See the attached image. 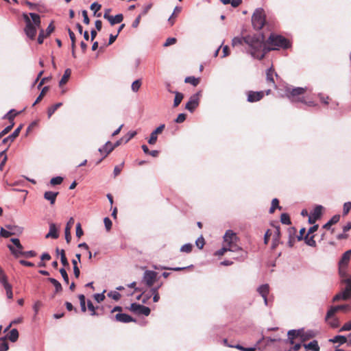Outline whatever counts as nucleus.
Wrapping results in <instances>:
<instances>
[{
  "label": "nucleus",
  "instance_id": "cd10ccee",
  "mask_svg": "<svg viewBox=\"0 0 351 351\" xmlns=\"http://www.w3.org/2000/svg\"><path fill=\"white\" fill-rule=\"evenodd\" d=\"M339 215H334L326 224L323 226V228L329 230L332 225L336 224L337 222H339Z\"/></svg>",
  "mask_w": 351,
  "mask_h": 351
},
{
  "label": "nucleus",
  "instance_id": "dca6fc26",
  "mask_svg": "<svg viewBox=\"0 0 351 351\" xmlns=\"http://www.w3.org/2000/svg\"><path fill=\"white\" fill-rule=\"evenodd\" d=\"M274 77H278V75L276 73L274 67L271 66L269 69H268L267 70L266 80L269 84H271L274 88H277V86H276V85L275 84V81H274Z\"/></svg>",
  "mask_w": 351,
  "mask_h": 351
},
{
  "label": "nucleus",
  "instance_id": "09e8293b",
  "mask_svg": "<svg viewBox=\"0 0 351 351\" xmlns=\"http://www.w3.org/2000/svg\"><path fill=\"white\" fill-rule=\"evenodd\" d=\"M10 241L16 246V251H21L23 250V246L21 245L20 240L16 238H12Z\"/></svg>",
  "mask_w": 351,
  "mask_h": 351
},
{
  "label": "nucleus",
  "instance_id": "58836bf2",
  "mask_svg": "<svg viewBox=\"0 0 351 351\" xmlns=\"http://www.w3.org/2000/svg\"><path fill=\"white\" fill-rule=\"evenodd\" d=\"M345 282L346 283V287L345 290L343 291L349 298H351V277H348L344 279Z\"/></svg>",
  "mask_w": 351,
  "mask_h": 351
},
{
  "label": "nucleus",
  "instance_id": "0e129e2a",
  "mask_svg": "<svg viewBox=\"0 0 351 351\" xmlns=\"http://www.w3.org/2000/svg\"><path fill=\"white\" fill-rule=\"evenodd\" d=\"M318 97L320 99V101L325 105H328L329 104V101L330 100V99L329 98L328 96H325L324 95H323L322 93H319L318 95Z\"/></svg>",
  "mask_w": 351,
  "mask_h": 351
},
{
  "label": "nucleus",
  "instance_id": "49530a36",
  "mask_svg": "<svg viewBox=\"0 0 351 351\" xmlns=\"http://www.w3.org/2000/svg\"><path fill=\"white\" fill-rule=\"evenodd\" d=\"M1 341L0 351H7L9 349L8 343L7 342V337H1Z\"/></svg>",
  "mask_w": 351,
  "mask_h": 351
},
{
  "label": "nucleus",
  "instance_id": "0eeeda50",
  "mask_svg": "<svg viewBox=\"0 0 351 351\" xmlns=\"http://www.w3.org/2000/svg\"><path fill=\"white\" fill-rule=\"evenodd\" d=\"M266 23V15L263 8L256 9L252 16V23L253 27L259 30L261 29Z\"/></svg>",
  "mask_w": 351,
  "mask_h": 351
},
{
  "label": "nucleus",
  "instance_id": "bb28decb",
  "mask_svg": "<svg viewBox=\"0 0 351 351\" xmlns=\"http://www.w3.org/2000/svg\"><path fill=\"white\" fill-rule=\"evenodd\" d=\"M280 230L279 226L275 227V230L273 235V243H272V247L275 248L279 243V240L280 238Z\"/></svg>",
  "mask_w": 351,
  "mask_h": 351
},
{
  "label": "nucleus",
  "instance_id": "f257e3e1",
  "mask_svg": "<svg viewBox=\"0 0 351 351\" xmlns=\"http://www.w3.org/2000/svg\"><path fill=\"white\" fill-rule=\"evenodd\" d=\"M245 44L248 46L247 52L258 60L263 59L265 54L268 53L267 43L265 42L263 34L246 36Z\"/></svg>",
  "mask_w": 351,
  "mask_h": 351
},
{
  "label": "nucleus",
  "instance_id": "4c0bfd02",
  "mask_svg": "<svg viewBox=\"0 0 351 351\" xmlns=\"http://www.w3.org/2000/svg\"><path fill=\"white\" fill-rule=\"evenodd\" d=\"M7 339H8L12 342H15L19 338L18 330H10V332L5 335Z\"/></svg>",
  "mask_w": 351,
  "mask_h": 351
},
{
  "label": "nucleus",
  "instance_id": "e2e57ef3",
  "mask_svg": "<svg viewBox=\"0 0 351 351\" xmlns=\"http://www.w3.org/2000/svg\"><path fill=\"white\" fill-rule=\"evenodd\" d=\"M60 273L62 276L64 282L68 285L69 283V279L66 271L64 268H61L60 269Z\"/></svg>",
  "mask_w": 351,
  "mask_h": 351
},
{
  "label": "nucleus",
  "instance_id": "423d86ee",
  "mask_svg": "<svg viewBox=\"0 0 351 351\" xmlns=\"http://www.w3.org/2000/svg\"><path fill=\"white\" fill-rule=\"evenodd\" d=\"M306 91V88L297 87H286V97L291 102H303L304 95Z\"/></svg>",
  "mask_w": 351,
  "mask_h": 351
},
{
  "label": "nucleus",
  "instance_id": "864d4df0",
  "mask_svg": "<svg viewBox=\"0 0 351 351\" xmlns=\"http://www.w3.org/2000/svg\"><path fill=\"white\" fill-rule=\"evenodd\" d=\"M67 30H68V33H69L70 39L71 40V48H73V47H76L75 46L76 38H75V34L69 27L67 29Z\"/></svg>",
  "mask_w": 351,
  "mask_h": 351
},
{
  "label": "nucleus",
  "instance_id": "a878e982",
  "mask_svg": "<svg viewBox=\"0 0 351 351\" xmlns=\"http://www.w3.org/2000/svg\"><path fill=\"white\" fill-rule=\"evenodd\" d=\"M302 332L303 330H289L288 331V337L291 344L294 343V339L298 337H302Z\"/></svg>",
  "mask_w": 351,
  "mask_h": 351
},
{
  "label": "nucleus",
  "instance_id": "bf43d9fd",
  "mask_svg": "<svg viewBox=\"0 0 351 351\" xmlns=\"http://www.w3.org/2000/svg\"><path fill=\"white\" fill-rule=\"evenodd\" d=\"M72 264L73 265V273H74V275H75V278H77L80 276V269H79L78 266L77 265V261H75V259H73L72 260Z\"/></svg>",
  "mask_w": 351,
  "mask_h": 351
},
{
  "label": "nucleus",
  "instance_id": "338daca9",
  "mask_svg": "<svg viewBox=\"0 0 351 351\" xmlns=\"http://www.w3.org/2000/svg\"><path fill=\"white\" fill-rule=\"evenodd\" d=\"M350 209H351V202H346L343 204V215H348V213H349Z\"/></svg>",
  "mask_w": 351,
  "mask_h": 351
},
{
  "label": "nucleus",
  "instance_id": "6e6d98bb",
  "mask_svg": "<svg viewBox=\"0 0 351 351\" xmlns=\"http://www.w3.org/2000/svg\"><path fill=\"white\" fill-rule=\"evenodd\" d=\"M78 298L80 300L82 311L86 312V308L85 296L84 295L81 294L78 296Z\"/></svg>",
  "mask_w": 351,
  "mask_h": 351
},
{
  "label": "nucleus",
  "instance_id": "4be33fe9",
  "mask_svg": "<svg viewBox=\"0 0 351 351\" xmlns=\"http://www.w3.org/2000/svg\"><path fill=\"white\" fill-rule=\"evenodd\" d=\"M351 258V250L346 251L343 254L341 260L339 262V265L347 267Z\"/></svg>",
  "mask_w": 351,
  "mask_h": 351
},
{
  "label": "nucleus",
  "instance_id": "9d476101",
  "mask_svg": "<svg viewBox=\"0 0 351 351\" xmlns=\"http://www.w3.org/2000/svg\"><path fill=\"white\" fill-rule=\"evenodd\" d=\"M130 310L138 315H144L148 316L150 314V308L145 306L133 303L131 304Z\"/></svg>",
  "mask_w": 351,
  "mask_h": 351
},
{
  "label": "nucleus",
  "instance_id": "6e6552de",
  "mask_svg": "<svg viewBox=\"0 0 351 351\" xmlns=\"http://www.w3.org/2000/svg\"><path fill=\"white\" fill-rule=\"evenodd\" d=\"M202 96L201 91L196 93L195 94L191 96L189 100L186 104L185 108L189 111L193 112L195 109L199 106V99Z\"/></svg>",
  "mask_w": 351,
  "mask_h": 351
},
{
  "label": "nucleus",
  "instance_id": "aec40b11",
  "mask_svg": "<svg viewBox=\"0 0 351 351\" xmlns=\"http://www.w3.org/2000/svg\"><path fill=\"white\" fill-rule=\"evenodd\" d=\"M74 223V219L73 217H71L69 220V221L66 223V228H65V239L68 243L71 242V229Z\"/></svg>",
  "mask_w": 351,
  "mask_h": 351
},
{
  "label": "nucleus",
  "instance_id": "72a5a7b5",
  "mask_svg": "<svg viewBox=\"0 0 351 351\" xmlns=\"http://www.w3.org/2000/svg\"><path fill=\"white\" fill-rule=\"evenodd\" d=\"M173 93H175V98H174V101H173V107H178L180 103L182 102L183 98H184V95L180 92H173Z\"/></svg>",
  "mask_w": 351,
  "mask_h": 351
},
{
  "label": "nucleus",
  "instance_id": "9b49d317",
  "mask_svg": "<svg viewBox=\"0 0 351 351\" xmlns=\"http://www.w3.org/2000/svg\"><path fill=\"white\" fill-rule=\"evenodd\" d=\"M323 206L321 205L317 206L308 217V223L314 224L318 220L322 214Z\"/></svg>",
  "mask_w": 351,
  "mask_h": 351
},
{
  "label": "nucleus",
  "instance_id": "c03bdc74",
  "mask_svg": "<svg viewBox=\"0 0 351 351\" xmlns=\"http://www.w3.org/2000/svg\"><path fill=\"white\" fill-rule=\"evenodd\" d=\"M0 282L1 285L4 287L6 285V284H10L8 282V277L6 274H5V271L3 269L0 267Z\"/></svg>",
  "mask_w": 351,
  "mask_h": 351
},
{
  "label": "nucleus",
  "instance_id": "79ce46f5",
  "mask_svg": "<svg viewBox=\"0 0 351 351\" xmlns=\"http://www.w3.org/2000/svg\"><path fill=\"white\" fill-rule=\"evenodd\" d=\"M276 208L281 210L282 207L279 206L278 199L277 198H274V199H273V200L271 202V206L269 209V213H274Z\"/></svg>",
  "mask_w": 351,
  "mask_h": 351
},
{
  "label": "nucleus",
  "instance_id": "412c9836",
  "mask_svg": "<svg viewBox=\"0 0 351 351\" xmlns=\"http://www.w3.org/2000/svg\"><path fill=\"white\" fill-rule=\"evenodd\" d=\"M58 192L46 191L44 193V198L50 202L51 205H53L56 202Z\"/></svg>",
  "mask_w": 351,
  "mask_h": 351
},
{
  "label": "nucleus",
  "instance_id": "de8ad7c7",
  "mask_svg": "<svg viewBox=\"0 0 351 351\" xmlns=\"http://www.w3.org/2000/svg\"><path fill=\"white\" fill-rule=\"evenodd\" d=\"M348 298H350L348 295L344 291H343L342 293H339L335 295L333 298V302H337L340 300H346Z\"/></svg>",
  "mask_w": 351,
  "mask_h": 351
},
{
  "label": "nucleus",
  "instance_id": "69168bd1",
  "mask_svg": "<svg viewBox=\"0 0 351 351\" xmlns=\"http://www.w3.org/2000/svg\"><path fill=\"white\" fill-rule=\"evenodd\" d=\"M13 234L12 232L5 230L4 228H1L0 231V236L3 238H8Z\"/></svg>",
  "mask_w": 351,
  "mask_h": 351
},
{
  "label": "nucleus",
  "instance_id": "393cba45",
  "mask_svg": "<svg viewBox=\"0 0 351 351\" xmlns=\"http://www.w3.org/2000/svg\"><path fill=\"white\" fill-rule=\"evenodd\" d=\"M114 149V146H112L111 142H107L105 145L99 149V151L103 154H105L104 157H106Z\"/></svg>",
  "mask_w": 351,
  "mask_h": 351
},
{
  "label": "nucleus",
  "instance_id": "b1692460",
  "mask_svg": "<svg viewBox=\"0 0 351 351\" xmlns=\"http://www.w3.org/2000/svg\"><path fill=\"white\" fill-rule=\"evenodd\" d=\"M115 319L117 322L128 323L133 321L131 316L125 313H118L115 315Z\"/></svg>",
  "mask_w": 351,
  "mask_h": 351
},
{
  "label": "nucleus",
  "instance_id": "603ef678",
  "mask_svg": "<svg viewBox=\"0 0 351 351\" xmlns=\"http://www.w3.org/2000/svg\"><path fill=\"white\" fill-rule=\"evenodd\" d=\"M3 287L5 289L8 298L12 299L13 297L12 285L10 284H6Z\"/></svg>",
  "mask_w": 351,
  "mask_h": 351
},
{
  "label": "nucleus",
  "instance_id": "473e14b6",
  "mask_svg": "<svg viewBox=\"0 0 351 351\" xmlns=\"http://www.w3.org/2000/svg\"><path fill=\"white\" fill-rule=\"evenodd\" d=\"M304 348L313 351H319V347L317 341L314 340L309 343L304 344Z\"/></svg>",
  "mask_w": 351,
  "mask_h": 351
},
{
  "label": "nucleus",
  "instance_id": "39448f33",
  "mask_svg": "<svg viewBox=\"0 0 351 351\" xmlns=\"http://www.w3.org/2000/svg\"><path fill=\"white\" fill-rule=\"evenodd\" d=\"M268 52L272 50H278L282 49H288L291 47V43L288 39L281 35L271 34L266 40Z\"/></svg>",
  "mask_w": 351,
  "mask_h": 351
},
{
  "label": "nucleus",
  "instance_id": "774afa93",
  "mask_svg": "<svg viewBox=\"0 0 351 351\" xmlns=\"http://www.w3.org/2000/svg\"><path fill=\"white\" fill-rule=\"evenodd\" d=\"M195 243L199 249H202L205 244L204 239L203 238V237H200L199 238H198L196 240Z\"/></svg>",
  "mask_w": 351,
  "mask_h": 351
},
{
  "label": "nucleus",
  "instance_id": "680f3d73",
  "mask_svg": "<svg viewBox=\"0 0 351 351\" xmlns=\"http://www.w3.org/2000/svg\"><path fill=\"white\" fill-rule=\"evenodd\" d=\"M141 80H135L132 84V90L134 92H137L139 90V88H141Z\"/></svg>",
  "mask_w": 351,
  "mask_h": 351
},
{
  "label": "nucleus",
  "instance_id": "c756f323",
  "mask_svg": "<svg viewBox=\"0 0 351 351\" xmlns=\"http://www.w3.org/2000/svg\"><path fill=\"white\" fill-rule=\"evenodd\" d=\"M71 71L69 69L65 70L64 75H62L61 80H60L59 85L60 86H62L66 84L71 76Z\"/></svg>",
  "mask_w": 351,
  "mask_h": 351
},
{
  "label": "nucleus",
  "instance_id": "a18cd8bd",
  "mask_svg": "<svg viewBox=\"0 0 351 351\" xmlns=\"http://www.w3.org/2000/svg\"><path fill=\"white\" fill-rule=\"evenodd\" d=\"M305 243L311 247H315L316 246V242L314 240V236L309 237L308 234H306L304 238Z\"/></svg>",
  "mask_w": 351,
  "mask_h": 351
},
{
  "label": "nucleus",
  "instance_id": "4d7b16f0",
  "mask_svg": "<svg viewBox=\"0 0 351 351\" xmlns=\"http://www.w3.org/2000/svg\"><path fill=\"white\" fill-rule=\"evenodd\" d=\"M7 151V149H5V150L2 151L1 153H0V157H3V158L1 161V162L0 163V170L2 171L3 169V167L7 161V156L5 154V152Z\"/></svg>",
  "mask_w": 351,
  "mask_h": 351
},
{
  "label": "nucleus",
  "instance_id": "c9c22d12",
  "mask_svg": "<svg viewBox=\"0 0 351 351\" xmlns=\"http://www.w3.org/2000/svg\"><path fill=\"white\" fill-rule=\"evenodd\" d=\"M19 114V112H16L15 110L12 109L10 110L4 117L3 119H7L9 120L10 123H14V119L15 117Z\"/></svg>",
  "mask_w": 351,
  "mask_h": 351
},
{
  "label": "nucleus",
  "instance_id": "c85d7f7f",
  "mask_svg": "<svg viewBox=\"0 0 351 351\" xmlns=\"http://www.w3.org/2000/svg\"><path fill=\"white\" fill-rule=\"evenodd\" d=\"M123 20V16L122 14H117L114 16H111V17L108 20L111 25H114L117 23H120Z\"/></svg>",
  "mask_w": 351,
  "mask_h": 351
},
{
  "label": "nucleus",
  "instance_id": "7ed1b4c3",
  "mask_svg": "<svg viewBox=\"0 0 351 351\" xmlns=\"http://www.w3.org/2000/svg\"><path fill=\"white\" fill-rule=\"evenodd\" d=\"M23 18L25 22V33L28 38L32 40L35 39L37 29L40 28V17L38 14L29 13L23 14Z\"/></svg>",
  "mask_w": 351,
  "mask_h": 351
},
{
  "label": "nucleus",
  "instance_id": "8fccbe9b",
  "mask_svg": "<svg viewBox=\"0 0 351 351\" xmlns=\"http://www.w3.org/2000/svg\"><path fill=\"white\" fill-rule=\"evenodd\" d=\"M193 247V246L192 244L186 243L181 247L180 251L182 252L190 253L192 252Z\"/></svg>",
  "mask_w": 351,
  "mask_h": 351
},
{
  "label": "nucleus",
  "instance_id": "2eb2a0df",
  "mask_svg": "<svg viewBox=\"0 0 351 351\" xmlns=\"http://www.w3.org/2000/svg\"><path fill=\"white\" fill-rule=\"evenodd\" d=\"M264 95V91H248L247 101L250 103L258 101L263 98Z\"/></svg>",
  "mask_w": 351,
  "mask_h": 351
},
{
  "label": "nucleus",
  "instance_id": "5701e85b",
  "mask_svg": "<svg viewBox=\"0 0 351 351\" xmlns=\"http://www.w3.org/2000/svg\"><path fill=\"white\" fill-rule=\"evenodd\" d=\"M258 291L259 292L260 295L263 298L265 304H267V295L269 291V285L267 284L261 285L258 289Z\"/></svg>",
  "mask_w": 351,
  "mask_h": 351
},
{
  "label": "nucleus",
  "instance_id": "4468645a",
  "mask_svg": "<svg viewBox=\"0 0 351 351\" xmlns=\"http://www.w3.org/2000/svg\"><path fill=\"white\" fill-rule=\"evenodd\" d=\"M55 29V26L53 25V22H51L50 24L48 25L46 33H45V31L43 29H40V33L38 38V43L39 44H42L43 43V40L45 38L49 36Z\"/></svg>",
  "mask_w": 351,
  "mask_h": 351
},
{
  "label": "nucleus",
  "instance_id": "7c9ffc66",
  "mask_svg": "<svg viewBox=\"0 0 351 351\" xmlns=\"http://www.w3.org/2000/svg\"><path fill=\"white\" fill-rule=\"evenodd\" d=\"M56 252L58 254H60V261L64 267H69V261L66 257L65 251L64 250H59V249H56Z\"/></svg>",
  "mask_w": 351,
  "mask_h": 351
},
{
  "label": "nucleus",
  "instance_id": "1a4fd4ad",
  "mask_svg": "<svg viewBox=\"0 0 351 351\" xmlns=\"http://www.w3.org/2000/svg\"><path fill=\"white\" fill-rule=\"evenodd\" d=\"M8 247L15 258H19L20 256H23L26 258L34 257L36 256V252L33 250L27 252H24L23 250L21 251H16L14 246L12 245H8Z\"/></svg>",
  "mask_w": 351,
  "mask_h": 351
},
{
  "label": "nucleus",
  "instance_id": "f704fd0d",
  "mask_svg": "<svg viewBox=\"0 0 351 351\" xmlns=\"http://www.w3.org/2000/svg\"><path fill=\"white\" fill-rule=\"evenodd\" d=\"M62 106V103L59 102L49 107L47 110L48 118H50L52 116V114Z\"/></svg>",
  "mask_w": 351,
  "mask_h": 351
},
{
  "label": "nucleus",
  "instance_id": "5fc2aeb1",
  "mask_svg": "<svg viewBox=\"0 0 351 351\" xmlns=\"http://www.w3.org/2000/svg\"><path fill=\"white\" fill-rule=\"evenodd\" d=\"M136 134L137 133L136 131L129 132L125 136L123 137L124 138V143H127L129 141L134 138Z\"/></svg>",
  "mask_w": 351,
  "mask_h": 351
},
{
  "label": "nucleus",
  "instance_id": "6ab92c4d",
  "mask_svg": "<svg viewBox=\"0 0 351 351\" xmlns=\"http://www.w3.org/2000/svg\"><path fill=\"white\" fill-rule=\"evenodd\" d=\"M58 237H59L58 229L57 228L56 224L53 223H49V231L46 234L45 238H47V239L52 238V239H58Z\"/></svg>",
  "mask_w": 351,
  "mask_h": 351
},
{
  "label": "nucleus",
  "instance_id": "a19ab883",
  "mask_svg": "<svg viewBox=\"0 0 351 351\" xmlns=\"http://www.w3.org/2000/svg\"><path fill=\"white\" fill-rule=\"evenodd\" d=\"M49 89V86H45V87L43 88L40 95H38V97L36 99V101L34 103L33 106H35L36 104H38L43 99V98L46 95V93H47Z\"/></svg>",
  "mask_w": 351,
  "mask_h": 351
},
{
  "label": "nucleus",
  "instance_id": "052dcab7",
  "mask_svg": "<svg viewBox=\"0 0 351 351\" xmlns=\"http://www.w3.org/2000/svg\"><path fill=\"white\" fill-rule=\"evenodd\" d=\"M160 287V285L158 287H156V288H153L152 289L151 291L152 292V294H153V301L154 302H158L159 299H160V295H159V293L158 292V288Z\"/></svg>",
  "mask_w": 351,
  "mask_h": 351
},
{
  "label": "nucleus",
  "instance_id": "37998d69",
  "mask_svg": "<svg viewBox=\"0 0 351 351\" xmlns=\"http://www.w3.org/2000/svg\"><path fill=\"white\" fill-rule=\"evenodd\" d=\"M48 280L55 287L56 293L60 292L62 290L61 284L57 280L52 278H49Z\"/></svg>",
  "mask_w": 351,
  "mask_h": 351
},
{
  "label": "nucleus",
  "instance_id": "13d9d810",
  "mask_svg": "<svg viewBox=\"0 0 351 351\" xmlns=\"http://www.w3.org/2000/svg\"><path fill=\"white\" fill-rule=\"evenodd\" d=\"M63 181V178L60 176L54 177L51 179L50 184L53 186L60 184Z\"/></svg>",
  "mask_w": 351,
  "mask_h": 351
},
{
  "label": "nucleus",
  "instance_id": "ddd939ff",
  "mask_svg": "<svg viewBox=\"0 0 351 351\" xmlns=\"http://www.w3.org/2000/svg\"><path fill=\"white\" fill-rule=\"evenodd\" d=\"M22 128V125H19L12 134L3 139L2 143L7 145V149L10 146L12 143L14 142L16 138L19 136Z\"/></svg>",
  "mask_w": 351,
  "mask_h": 351
},
{
  "label": "nucleus",
  "instance_id": "20e7f679",
  "mask_svg": "<svg viewBox=\"0 0 351 351\" xmlns=\"http://www.w3.org/2000/svg\"><path fill=\"white\" fill-rule=\"evenodd\" d=\"M351 310L350 304H342L333 306L330 308L326 315V322L332 328H337L339 326V320L337 314L339 312L347 313Z\"/></svg>",
  "mask_w": 351,
  "mask_h": 351
},
{
  "label": "nucleus",
  "instance_id": "3c124183",
  "mask_svg": "<svg viewBox=\"0 0 351 351\" xmlns=\"http://www.w3.org/2000/svg\"><path fill=\"white\" fill-rule=\"evenodd\" d=\"M280 221L284 224H290L291 219L289 215L287 213H282L280 216Z\"/></svg>",
  "mask_w": 351,
  "mask_h": 351
},
{
  "label": "nucleus",
  "instance_id": "e433bc0d",
  "mask_svg": "<svg viewBox=\"0 0 351 351\" xmlns=\"http://www.w3.org/2000/svg\"><path fill=\"white\" fill-rule=\"evenodd\" d=\"M200 82L199 78H196L193 76L186 77L184 80L185 83L191 84L193 86H197Z\"/></svg>",
  "mask_w": 351,
  "mask_h": 351
},
{
  "label": "nucleus",
  "instance_id": "ea45409f",
  "mask_svg": "<svg viewBox=\"0 0 351 351\" xmlns=\"http://www.w3.org/2000/svg\"><path fill=\"white\" fill-rule=\"evenodd\" d=\"M245 38L244 37H234L232 40V45L233 47L237 45H242L243 43H245Z\"/></svg>",
  "mask_w": 351,
  "mask_h": 351
},
{
  "label": "nucleus",
  "instance_id": "f3484780",
  "mask_svg": "<svg viewBox=\"0 0 351 351\" xmlns=\"http://www.w3.org/2000/svg\"><path fill=\"white\" fill-rule=\"evenodd\" d=\"M165 128V124H162L151 133L150 138L148 140V143L150 145H154L156 143L158 134H161L164 130Z\"/></svg>",
  "mask_w": 351,
  "mask_h": 351
},
{
  "label": "nucleus",
  "instance_id": "a211bd4d",
  "mask_svg": "<svg viewBox=\"0 0 351 351\" xmlns=\"http://www.w3.org/2000/svg\"><path fill=\"white\" fill-rule=\"evenodd\" d=\"M329 341L334 343H338L339 345L348 343V345L351 346V339H348L347 337L343 335H337L333 338L330 339Z\"/></svg>",
  "mask_w": 351,
  "mask_h": 351
},
{
  "label": "nucleus",
  "instance_id": "2f4dec72",
  "mask_svg": "<svg viewBox=\"0 0 351 351\" xmlns=\"http://www.w3.org/2000/svg\"><path fill=\"white\" fill-rule=\"evenodd\" d=\"M101 5L97 2L93 3L90 7V10L94 11L93 15L97 17H100L101 15V13H98V11L101 9Z\"/></svg>",
  "mask_w": 351,
  "mask_h": 351
},
{
  "label": "nucleus",
  "instance_id": "f8f14e48",
  "mask_svg": "<svg viewBox=\"0 0 351 351\" xmlns=\"http://www.w3.org/2000/svg\"><path fill=\"white\" fill-rule=\"evenodd\" d=\"M157 273L154 271L147 270L143 275V281L148 287H152L156 280Z\"/></svg>",
  "mask_w": 351,
  "mask_h": 351
},
{
  "label": "nucleus",
  "instance_id": "f03ea898",
  "mask_svg": "<svg viewBox=\"0 0 351 351\" xmlns=\"http://www.w3.org/2000/svg\"><path fill=\"white\" fill-rule=\"evenodd\" d=\"M239 237L237 236L232 230H227L223 236L224 245H226L230 252L237 253V256H234L233 258L236 260L243 259L245 255V252L239 246L238 241Z\"/></svg>",
  "mask_w": 351,
  "mask_h": 351
}]
</instances>
